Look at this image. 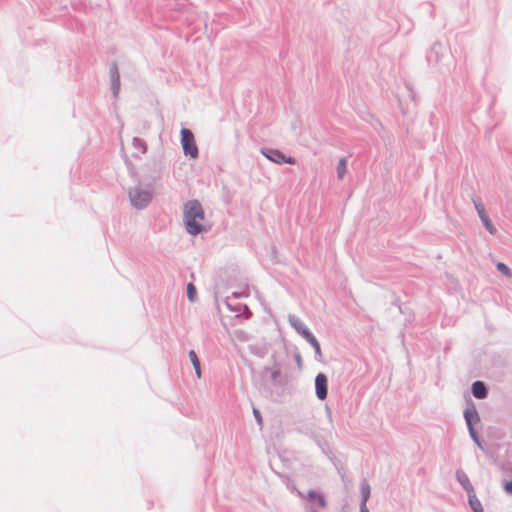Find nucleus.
Returning <instances> with one entry per match:
<instances>
[{
  "label": "nucleus",
  "mask_w": 512,
  "mask_h": 512,
  "mask_svg": "<svg viewBox=\"0 0 512 512\" xmlns=\"http://www.w3.org/2000/svg\"><path fill=\"white\" fill-rule=\"evenodd\" d=\"M347 170V160L345 158H341L339 160L338 166H337V174L338 178L342 179L346 173Z\"/></svg>",
  "instance_id": "nucleus-13"
},
{
  "label": "nucleus",
  "mask_w": 512,
  "mask_h": 512,
  "mask_svg": "<svg viewBox=\"0 0 512 512\" xmlns=\"http://www.w3.org/2000/svg\"><path fill=\"white\" fill-rule=\"evenodd\" d=\"M306 340L313 346L318 356H322L320 344L311 332H305Z\"/></svg>",
  "instance_id": "nucleus-10"
},
{
  "label": "nucleus",
  "mask_w": 512,
  "mask_h": 512,
  "mask_svg": "<svg viewBox=\"0 0 512 512\" xmlns=\"http://www.w3.org/2000/svg\"><path fill=\"white\" fill-rule=\"evenodd\" d=\"M497 269H498L502 274H504L506 277H508V278L512 277V272H511L510 268H509L506 264H504V263H502V262H499V263L497 264Z\"/></svg>",
  "instance_id": "nucleus-15"
},
{
  "label": "nucleus",
  "mask_w": 512,
  "mask_h": 512,
  "mask_svg": "<svg viewBox=\"0 0 512 512\" xmlns=\"http://www.w3.org/2000/svg\"><path fill=\"white\" fill-rule=\"evenodd\" d=\"M112 84L114 92L117 93L120 86L119 72L116 66L113 67L112 71Z\"/></svg>",
  "instance_id": "nucleus-12"
},
{
  "label": "nucleus",
  "mask_w": 512,
  "mask_h": 512,
  "mask_svg": "<svg viewBox=\"0 0 512 512\" xmlns=\"http://www.w3.org/2000/svg\"><path fill=\"white\" fill-rule=\"evenodd\" d=\"M472 393H473V396L478 399L485 398L487 395V389H486L484 383L481 381L474 382L472 385Z\"/></svg>",
  "instance_id": "nucleus-8"
},
{
  "label": "nucleus",
  "mask_w": 512,
  "mask_h": 512,
  "mask_svg": "<svg viewBox=\"0 0 512 512\" xmlns=\"http://www.w3.org/2000/svg\"><path fill=\"white\" fill-rule=\"evenodd\" d=\"M469 432H470V435L473 438V440L479 445V439H478L477 433L473 426L471 428H469Z\"/></svg>",
  "instance_id": "nucleus-21"
},
{
  "label": "nucleus",
  "mask_w": 512,
  "mask_h": 512,
  "mask_svg": "<svg viewBox=\"0 0 512 512\" xmlns=\"http://www.w3.org/2000/svg\"><path fill=\"white\" fill-rule=\"evenodd\" d=\"M265 156L277 163V164H281V163H288V164H295V159L294 158H291V157H285L280 151L278 150H271L269 151L268 153H264Z\"/></svg>",
  "instance_id": "nucleus-5"
},
{
  "label": "nucleus",
  "mask_w": 512,
  "mask_h": 512,
  "mask_svg": "<svg viewBox=\"0 0 512 512\" xmlns=\"http://www.w3.org/2000/svg\"><path fill=\"white\" fill-rule=\"evenodd\" d=\"M184 222L187 231L192 235H196L206 228L204 211L198 201L192 200L185 205Z\"/></svg>",
  "instance_id": "nucleus-1"
},
{
  "label": "nucleus",
  "mask_w": 512,
  "mask_h": 512,
  "mask_svg": "<svg viewBox=\"0 0 512 512\" xmlns=\"http://www.w3.org/2000/svg\"><path fill=\"white\" fill-rule=\"evenodd\" d=\"M189 358H190V361L195 369V373H196L197 377L200 378L201 377L200 360L194 350H191L189 352Z\"/></svg>",
  "instance_id": "nucleus-9"
},
{
  "label": "nucleus",
  "mask_w": 512,
  "mask_h": 512,
  "mask_svg": "<svg viewBox=\"0 0 512 512\" xmlns=\"http://www.w3.org/2000/svg\"><path fill=\"white\" fill-rule=\"evenodd\" d=\"M187 297L191 302H194L196 299V288L192 283L187 285Z\"/></svg>",
  "instance_id": "nucleus-16"
},
{
  "label": "nucleus",
  "mask_w": 512,
  "mask_h": 512,
  "mask_svg": "<svg viewBox=\"0 0 512 512\" xmlns=\"http://www.w3.org/2000/svg\"><path fill=\"white\" fill-rule=\"evenodd\" d=\"M464 417L467 423L468 428H471L474 423L479 422V415L474 406L467 408L464 412Z\"/></svg>",
  "instance_id": "nucleus-6"
},
{
  "label": "nucleus",
  "mask_w": 512,
  "mask_h": 512,
  "mask_svg": "<svg viewBox=\"0 0 512 512\" xmlns=\"http://www.w3.org/2000/svg\"><path fill=\"white\" fill-rule=\"evenodd\" d=\"M484 226L485 228L491 233V234H495L496 232V229L495 227L493 226V224L491 223V221H487L486 223H484Z\"/></svg>",
  "instance_id": "nucleus-20"
},
{
  "label": "nucleus",
  "mask_w": 512,
  "mask_h": 512,
  "mask_svg": "<svg viewBox=\"0 0 512 512\" xmlns=\"http://www.w3.org/2000/svg\"><path fill=\"white\" fill-rule=\"evenodd\" d=\"M361 512H369L365 504L362 505Z\"/></svg>",
  "instance_id": "nucleus-25"
},
{
  "label": "nucleus",
  "mask_w": 512,
  "mask_h": 512,
  "mask_svg": "<svg viewBox=\"0 0 512 512\" xmlns=\"http://www.w3.org/2000/svg\"><path fill=\"white\" fill-rule=\"evenodd\" d=\"M361 494H362V498H363V504H365L370 496V487L368 484L365 483L362 485Z\"/></svg>",
  "instance_id": "nucleus-17"
},
{
  "label": "nucleus",
  "mask_w": 512,
  "mask_h": 512,
  "mask_svg": "<svg viewBox=\"0 0 512 512\" xmlns=\"http://www.w3.org/2000/svg\"><path fill=\"white\" fill-rule=\"evenodd\" d=\"M470 504L475 512H482L481 505L478 501H474L472 498H470Z\"/></svg>",
  "instance_id": "nucleus-18"
},
{
  "label": "nucleus",
  "mask_w": 512,
  "mask_h": 512,
  "mask_svg": "<svg viewBox=\"0 0 512 512\" xmlns=\"http://www.w3.org/2000/svg\"><path fill=\"white\" fill-rule=\"evenodd\" d=\"M308 497L311 499V500H315L317 501V503L319 504L320 507L324 508L326 506V501H325V498L323 495L321 494H318L317 492L315 491H309L308 493Z\"/></svg>",
  "instance_id": "nucleus-11"
},
{
  "label": "nucleus",
  "mask_w": 512,
  "mask_h": 512,
  "mask_svg": "<svg viewBox=\"0 0 512 512\" xmlns=\"http://www.w3.org/2000/svg\"><path fill=\"white\" fill-rule=\"evenodd\" d=\"M480 219H481V221H482V223H483V224H484V223H486L487 221H489V218H488V216H487V215H486V216H484V217H482V218H480Z\"/></svg>",
  "instance_id": "nucleus-24"
},
{
  "label": "nucleus",
  "mask_w": 512,
  "mask_h": 512,
  "mask_svg": "<svg viewBox=\"0 0 512 512\" xmlns=\"http://www.w3.org/2000/svg\"><path fill=\"white\" fill-rule=\"evenodd\" d=\"M459 482L465 487L467 491L472 490V485L468 479V477L464 473L457 474Z\"/></svg>",
  "instance_id": "nucleus-14"
},
{
  "label": "nucleus",
  "mask_w": 512,
  "mask_h": 512,
  "mask_svg": "<svg viewBox=\"0 0 512 512\" xmlns=\"http://www.w3.org/2000/svg\"><path fill=\"white\" fill-rule=\"evenodd\" d=\"M253 414H254V416H255V418H256V420H257V422H258L259 424H261V423H262V417H261L260 412H259L257 409H255V408H254V409H253Z\"/></svg>",
  "instance_id": "nucleus-23"
},
{
  "label": "nucleus",
  "mask_w": 512,
  "mask_h": 512,
  "mask_svg": "<svg viewBox=\"0 0 512 512\" xmlns=\"http://www.w3.org/2000/svg\"><path fill=\"white\" fill-rule=\"evenodd\" d=\"M132 204L137 208L146 206L151 200V194L140 189H133L129 192Z\"/></svg>",
  "instance_id": "nucleus-3"
},
{
  "label": "nucleus",
  "mask_w": 512,
  "mask_h": 512,
  "mask_svg": "<svg viewBox=\"0 0 512 512\" xmlns=\"http://www.w3.org/2000/svg\"><path fill=\"white\" fill-rule=\"evenodd\" d=\"M181 145L185 155H188L191 158H196L198 156V147L196 145L194 135L189 129L183 128L181 130Z\"/></svg>",
  "instance_id": "nucleus-2"
},
{
  "label": "nucleus",
  "mask_w": 512,
  "mask_h": 512,
  "mask_svg": "<svg viewBox=\"0 0 512 512\" xmlns=\"http://www.w3.org/2000/svg\"><path fill=\"white\" fill-rule=\"evenodd\" d=\"M289 322L291 326L306 339L305 332H310L303 322L296 316H290Z\"/></svg>",
  "instance_id": "nucleus-7"
},
{
  "label": "nucleus",
  "mask_w": 512,
  "mask_h": 512,
  "mask_svg": "<svg viewBox=\"0 0 512 512\" xmlns=\"http://www.w3.org/2000/svg\"><path fill=\"white\" fill-rule=\"evenodd\" d=\"M475 207H476V210H477L480 218L487 215L485 212V209L483 208V206L481 204H475Z\"/></svg>",
  "instance_id": "nucleus-19"
},
{
  "label": "nucleus",
  "mask_w": 512,
  "mask_h": 512,
  "mask_svg": "<svg viewBox=\"0 0 512 512\" xmlns=\"http://www.w3.org/2000/svg\"><path fill=\"white\" fill-rule=\"evenodd\" d=\"M328 380L325 374L319 373L315 378L316 395L320 400L327 397Z\"/></svg>",
  "instance_id": "nucleus-4"
},
{
  "label": "nucleus",
  "mask_w": 512,
  "mask_h": 512,
  "mask_svg": "<svg viewBox=\"0 0 512 512\" xmlns=\"http://www.w3.org/2000/svg\"><path fill=\"white\" fill-rule=\"evenodd\" d=\"M504 490L508 494H512V481H508L504 484Z\"/></svg>",
  "instance_id": "nucleus-22"
}]
</instances>
